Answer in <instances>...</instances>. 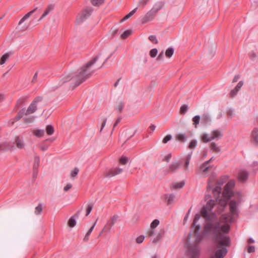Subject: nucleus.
<instances>
[{
    "mask_svg": "<svg viewBox=\"0 0 258 258\" xmlns=\"http://www.w3.org/2000/svg\"><path fill=\"white\" fill-rule=\"evenodd\" d=\"M223 184V181H216L214 177L208 180L207 189L212 190L216 200H209L201 209V215L206 220H211L216 217V214L211 212L214 207H216V212L218 213L223 212L227 206L228 200L234 196L232 189L235 186V182L234 180H230L225 186L222 197L219 198Z\"/></svg>",
    "mask_w": 258,
    "mask_h": 258,
    "instance_id": "obj_1",
    "label": "nucleus"
},
{
    "mask_svg": "<svg viewBox=\"0 0 258 258\" xmlns=\"http://www.w3.org/2000/svg\"><path fill=\"white\" fill-rule=\"evenodd\" d=\"M240 201L236 202L231 200L229 203L230 214L222 215L219 221L214 223L208 220L204 228V234H210L214 243L217 248L221 246H229L230 239L227 234L230 231L229 223L234 221V218L237 217V206Z\"/></svg>",
    "mask_w": 258,
    "mask_h": 258,
    "instance_id": "obj_2",
    "label": "nucleus"
},
{
    "mask_svg": "<svg viewBox=\"0 0 258 258\" xmlns=\"http://www.w3.org/2000/svg\"><path fill=\"white\" fill-rule=\"evenodd\" d=\"M99 56H96L85 64L82 66L76 73L65 74L60 79L58 85L60 86L69 82L70 87L74 89L89 78L96 69L101 68L103 64L96 65Z\"/></svg>",
    "mask_w": 258,
    "mask_h": 258,
    "instance_id": "obj_3",
    "label": "nucleus"
},
{
    "mask_svg": "<svg viewBox=\"0 0 258 258\" xmlns=\"http://www.w3.org/2000/svg\"><path fill=\"white\" fill-rule=\"evenodd\" d=\"M200 218L199 214H196L192 223V226L195 227L194 233L191 235L189 233L187 236V254L189 258H198L200 254L201 248L199 244L203 239V235L200 233L201 226L196 224Z\"/></svg>",
    "mask_w": 258,
    "mask_h": 258,
    "instance_id": "obj_4",
    "label": "nucleus"
},
{
    "mask_svg": "<svg viewBox=\"0 0 258 258\" xmlns=\"http://www.w3.org/2000/svg\"><path fill=\"white\" fill-rule=\"evenodd\" d=\"M42 101L43 97L41 96H37L35 98L26 110L22 109L19 112L18 116L16 117L17 120H19L23 115L27 116L35 112L39 104H40Z\"/></svg>",
    "mask_w": 258,
    "mask_h": 258,
    "instance_id": "obj_5",
    "label": "nucleus"
},
{
    "mask_svg": "<svg viewBox=\"0 0 258 258\" xmlns=\"http://www.w3.org/2000/svg\"><path fill=\"white\" fill-rule=\"evenodd\" d=\"M118 218V217L116 215H114L111 217L109 220L107 221L106 223L104 226L103 228L99 234V236H101L103 234H106L109 233L112 226L116 222Z\"/></svg>",
    "mask_w": 258,
    "mask_h": 258,
    "instance_id": "obj_6",
    "label": "nucleus"
},
{
    "mask_svg": "<svg viewBox=\"0 0 258 258\" xmlns=\"http://www.w3.org/2000/svg\"><path fill=\"white\" fill-rule=\"evenodd\" d=\"M93 9L92 7H87L84 9L78 16L77 18V22L80 24L88 19L91 15Z\"/></svg>",
    "mask_w": 258,
    "mask_h": 258,
    "instance_id": "obj_7",
    "label": "nucleus"
},
{
    "mask_svg": "<svg viewBox=\"0 0 258 258\" xmlns=\"http://www.w3.org/2000/svg\"><path fill=\"white\" fill-rule=\"evenodd\" d=\"M122 170V169L120 168H111L105 171L103 173V176L106 178H111L121 173Z\"/></svg>",
    "mask_w": 258,
    "mask_h": 258,
    "instance_id": "obj_8",
    "label": "nucleus"
},
{
    "mask_svg": "<svg viewBox=\"0 0 258 258\" xmlns=\"http://www.w3.org/2000/svg\"><path fill=\"white\" fill-rule=\"evenodd\" d=\"M14 144L18 149L20 150L24 149L26 147L24 138L20 136H17L15 137Z\"/></svg>",
    "mask_w": 258,
    "mask_h": 258,
    "instance_id": "obj_9",
    "label": "nucleus"
},
{
    "mask_svg": "<svg viewBox=\"0 0 258 258\" xmlns=\"http://www.w3.org/2000/svg\"><path fill=\"white\" fill-rule=\"evenodd\" d=\"M156 15L155 12L151 10L148 11L142 18L141 22L142 24H146L152 21Z\"/></svg>",
    "mask_w": 258,
    "mask_h": 258,
    "instance_id": "obj_10",
    "label": "nucleus"
},
{
    "mask_svg": "<svg viewBox=\"0 0 258 258\" xmlns=\"http://www.w3.org/2000/svg\"><path fill=\"white\" fill-rule=\"evenodd\" d=\"M248 177V173L244 170H241L239 171L237 175L238 179L241 182H245L247 180Z\"/></svg>",
    "mask_w": 258,
    "mask_h": 258,
    "instance_id": "obj_11",
    "label": "nucleus"
},
{
    "mask_svg": "<svg viewBox=\"0 0 258 258\" xmlns=\"http://www.w3.org/2000/svg\"><path fill=\"white\" fill-rule=\"evenodd\" d=\"M227 253V250L226 247H222L217 250L215 254V256L211 258H223Z\"/></svg>",
    "mask_w": 258,
    "mask_h": 258,
    "instance_id": "obj_12",
    "label": "nucleus"
},
{
    "mask_svg": "<svg viewBox=\"0 0 258 258\" xmlns=\"http://www.w3.org/2000/svg\"><path fill=\"white\" fill-rule=\"evenodd\" d=\"M211 135L212 140H218L221 139V137H222V133L221 131L219 130H213L211 132Z\"/></svg>",
    "mask_w": 258,
    "mask_h": 258,
    "instance_id": "obj_13",
    "label": "nucleus"
},
{
    "mask_svg": "<svg viewBox=\"0 0 258 258\" xmlns=\"http://www.w3.org/2000/svg\"><path fill=\"white\" fill-rule=\"evenodd\" d=\"M79 212H78L77 213L74 215V216L71 217L68 222V224L69 227L73 228L76 225V221L75 219V217H78L79 216L78 213Z\"/></svg>",
    "mask_w": 258,
    "mask_h": 258,
    "instance_id": "obj_14",
    "label": "nucleus"
},
{
    "mask_svg": "<svg viewBox=\"0 0 258 258\" xmlns=\"http://www.w3.org/2000/svg\"><path fill=\"white\" fill-rule=\"evenodd\" d=\"M163 6L164 3L163 2H158L154 5L151 10L153 11V12H154L155 14L156 15L157 12L163 7Z\"/></svg>",
    "mask_w": 258,
    "mask_h": 258,
    "instance_id": "obj_15",
    "label": "nucleus"
},
{
    "mask_svg": "<svg viewBox=\"0 0 258 258\" xmlns=\"http://www.w3.org/2000/svg\"><path fill=\"white\" fill-rule=\"evenodd\" d=\"M180 166V163L178 162H175L170 164L168 168V172H173L179 168Z\"/></svg>",
    "mask_w": 258,
    "mask_h": 258,
    "instance_id": "obj_16",
    "label": "nucleus"
},
{
    "mask_svg": "<svg viewBox=\"0 0 258 258\" xmlns=\"http://www.w3.org/2000/svg\"><path fill=\"white\" fill-rule=\"evenodd\" d=\"M98 219L96 220V221L94 222V223L93 224V225L90 227V228L88 230L87 232L86 233L85 237L83 238V240L85 242H87L89 240V236L91 234V232L93 230L97 222Z\"/></svg>",
    "mask_w": 258,
    "mask_h": 258,
    "instance_id": "obj_17",
    "label": "nucleus"
},
{
    "mask_svg": "<svg viewBox=\"0 0 258 258\" xmlns=\"http://www.w3.org/2000/svg\"><path fill=\"white\" fill-rule=\"evenodd\" d=\"M37 9V8H35L33 10L30 11L28 13L25 15V16L20 20L19 22V25H21L23 23L26 19L29 18Z\"/></svg>",
    "mask_w": 258,
    "mask_h": 258,
    "instance_id": "obj_18",
    "label": "nucleus"
},
{
    "mask_svg": "<svg viewBox=\"0 0 258 258\" xmlns=\"http://www.w3.org/2000/svg\"><path fill=\"white\" fill-rule=\"evenodd\" d=\"M176 140L180 142H185L186 141L187 137L185 134L179 133L175 136Z\"/></svg>",
    "mask_w": 258,
    "mask_h": 258,
    "instance_id": "obj_19",
    "label": "nucleus"
},
{
    "mask_svg": "<svg viewBox=\"0 0 258 258\" xmlns=\"http://www.w3.org/2000/svg\"><path fill=\"white\" fill-rule=\"evenodd\" d=\"M32 133L35 136L41 138L44 135L45 132L43 130L34 129L32 131Z\"/></svg>",
    "mask_w": 258,
    "mask_h": 258,
    "instance_id": "obj_20",
    "label": "nucleus"
},
{
    "mask_svg": "<svg viewBox=\"0 0 258 258\" xmlns=\"http://www.w3.org/2000/svg\"><path fill=\"white\" fill-rule=\"evenodd\" d=\"M124 106L123 102L121 100H118L116 102V104L115 107V110L118 112L120 113Z\"/></svg>",
    "mask_w": 258,
    "mask_h": 258,
    "instance_id": "obj_21",
    "label": "nucleus"
},
{
    "mask_svg": "<svg viewBox=\"0 0 258 258\" xmlns=\"http://www.w3.org/2000/svg\"><path fill=\"white\" fill-rule=\"evenodd\" d=\"M201 139L202 142L204 143H208L212 141L211 135H210L207 133H204L201 135Z\"/></svg>",
    "mask_w": 258,
    "mask_h": 258,
    "instance_id": "obj_22",
    "label": "nucleus"
},
{
    "mask_svg": "<svg viewBox=\"0 0 258 258\" xmlns=\"http://www.w3.org/2000/svg\"><path fill=\"white\" fill-rule=\"evenodd\" d=\"M251 137L254 143L258 144V128H254L251 133Z\"/></svg>",
    "mask_w": 258,
    "mask_h": 258,
    "instance_id": "obj_23",
    "label": "nucleus"
},
{
    "mask_svg": "<svg viewBox=\"0 0 258 258\" xmlns=\"http://www.w3.org/2000/svg\"><path fill=\"white\" fill-rule=\"evenodd\" d=\"M175 196L173 194H166L165 195V198L167 201V205L172 204L174 200Z\"/></svg>",
    "mask_w": 258,
    "mask_h": 258,
    "instance_id": "obj_24",
    "label": "nucleus"
},
{
    "mask_svg": "<svg viewBox=\"0 0 258 258\" xmlns=\"http://www.w3.org/2000/svg\"><path fill=\"white\" fill-rule=\"evenodd\" d=\"M40 158L38 156H35L34 158V163L33 165V170H38L39 166Z\"/></svg>",
    "mask_w": 258,
    "mask_h": 258,
    "instance_id": "obj_25",
    "label": "nucleus"
},
{
    "mask_svg": "<svg viewBox=\"0 0 258 258\" xmlns=\"http://www.w3.org/2000/svg\"><path fill=\"white\" fill-rule=\"evenodd\" d=\"M210 147L214 152L219 153L221 151L220 147L215 142H212L210 145Z\"/></svg>",
    "mask_w": 258,
    "mask_h": 258,
    "instance_id": "obj_26",
    "label": "nucleus"
},
{
    "mask_svg": "<svg viewBox=\"0 0 258 258\" xmlns=\"http://www.w3.org/2000/svg\"><path fill=\"white\" fill-rule=\"evenodd\" d=\"M164 234V231H160L159 233L154 238H152L151 239V241L153 243H156L159 240H160L162 237H163Z\"/></svg>",
    "mask_w": 258,
    "mask_h": 258,
    "instance_id": "obj_27",
    "label": "nucleus"
},
{
    "mask_svg": "<svg viewBox=\"0 0 258 258\" xmlns=\"http://www.w3.org/2000/svg\"><path fill=\"white\" fill-rule=\"evenodd\" d=\"M53 9V7L52 6H49L45 10L44 13L42 14L40 18L38 21L41 20L43 18H44L45 16H46Z\"/></svg>",
    "mask_w": 258,
    "mask_h": 258,
    "instance_id": "obj_28",
    "label": "nucleus"
},
{
    "mask_svg": "<svg viewBox=\"0 0 258 258\" xmlns=\"http://www.w3.org/2000/svg\"><path fill=\"white\" fill-rule=\"evenodd\" d=\"M10 55V52H7L5 53L1 57L0 59V64L3 65L4 64L7 59L9 58Z\"/></svg>",
    "mask_w": 258,
    "mask_h": 258,
    "instance_id": "obj_29",
    "label": "nucleus"
},
{
    "mask_svg": "<svg viewBox=\"0 0 258 258\" xmlns=\"http://www.w3.org/2000/svg\"><path fill=\"white\" fill-rule=\"evenodd\" d=\"M46 132L48 135H52L54 132L53 127L51 125H47L46 127Z\"/></svg>",
    "mask_w": 258,
    "mask_h": 258,
    "instance_id": "obj_30",
    "label": "nucleus"
},
{
    "mask_svg": "<svg viewBox=\"0 0 258 258\" xmlns=\"http://www.w3.org/2000/svg\"><path fill=\"white\" fill-rule=\"evenodd\" d=\"M137 8H135L131 12H130L128 14L125 15L124 17L121 20V22L124 21L128 18H130L131 16H132L137 11Z\"/></svg>",
    "mask_w": 258,
    "mask_h": 258,
    "instance_id": "obj_31",
    "label": "nucleus"
},
{
    "mask_svg": "<svg viewBox=\"0 0 258 258\" xmlns=\"http://www.w3.org/2000/svg\"><path fill=\"white\" fill-rule=\"evenodd\" d=\"M184 184L185 183L184 181H181L178 183H175L172 185V188L175 189L182 188L184 186Z\"/></svg>",
    "mask_w": 258,
    "mask_h": 258,
    "instance_id": "obj_32",
    "label": "nucleus"
},
{
    "mask_svg": "<svg viewBox=\"0 0 258 258\" xmlns=\"http://www.w3.org/2000/svg\"><path fill=\"white\" fill-rule=\"evenodd\" d=\"M174 53V49L172 47L168 48L165 51V55L168 57H171Z\"/></svg>",
    "mask_w": 258,
    "mask_h": 258,
    "instance_id": "obj_33",
    "label": "nucleus"
},
{
    "mask_svg": "<svg viewBox=\"0 0 258 258\" xmlns=\"http://www.w3.org/2000/svg\"><path fill=\"white\" fill-rule=\"evenodd\" d=\"M91 2L94 6H99L103 4L104 0H91Z\"/></svg>",
    "mask_w": 258,
    "mask_h": 258,
    "instance_id": "obj_34",
    "label": "nucleus"
},
{
    "mask_svg": "<svg viewBox=\"0 0 258 258\" xmlns=\"http://www.w3.org/2000/svg\"><path fill=\"white\" fill-rule=\"evenodd\" d=\"M200 120V115H196L192 118V121L194 122V124L196 127H197L198 124L199 123Z\"/></svg>",
    "mask_w": 258,
    "mask_h": 258,
    "instance_id": "obj_35",
    "label": "nucleus"
},
{
    "mask_svg": "<svg viewBox=\"0 0 258 258\" xmlns=\"http://www.w3.org/2000/svg\"><path fill=\"white\" fill-rule=\"evenodd\" d=\"M132 33V31L131 30H127L125 31L121 35L122 39H125L129 36Z\"/></svg>",
    "mask_w": 258,
    "mask_h": 258,
    "instance_id": "obj_36",
    "label": "nucleus"
},
{
    "mask_svg": "<svg viewBox=\"0 0 258 258\" xmlns=\"http://www.w3.org/2000/svg\"><path fill=\"white\" fill-rule=\"evenodd\" d=\"M34 117L33 116L26 117L24 118V122L26 124L31 123L33 122Z\"/></svg>",
    "mask_w": 258,
    "mask_h": 258,
    "instance_id": "obj_37",
    "label": "nucleus"
},
{
    "mask_svg": "<svg viewBox=\"0 0 258 258\" xmlns=\"http://www.w3.org/2000/svg\"><path fill=\"white\" fill-rule=\"evenodd\" d=\"M93 207V205L92 203H89L87 205V208H86V216H88L90 212H91L92 208Z\"/></svg>",
    "mask_w": 258,
    "mask_h": 258,
    "instance_id": "obj_38",
    "label": "nucleus"
},
{
    "mask_svg": "<svg viewBox=\"0 0 258 258\" xmlns=\"http://www.w3.org/2000/svg\"><path fill=\"white\" fill-rule=\"evenodd\" d=\"M79 171V169L77 167H75L71 172V176L72 178H74L78 175Z\"/></svg>",
    "mask_w": 258,
    "mask_h": 258,
    "instance_id": "obj_39",
    "label": "nucleus"
},
{
    "mask_svg": "<svg viewBox=\"0 0 258 258\" xmlns=\"http://www.w3.org/2000/svg\"><path fill=\"white\" fill-rule=\"evenodd\" d=\"M209 163V161H207L204 162L201 166V169L202 170L203 172H206L209 168V166H207V164Z\"/></svg>",
    "mask_w": 258,
    "mask_h": 258,
    "instance_id": "obj_40",
    "label": "nucleus"
},
{
    "mask_svg": "<svg viewBox=\"0 0 258 258\" xmlns=\"http://www.w3.org/2000/svg\"><path fill=\"white\" fill-rule=\"evenodd\" d=\"M42 210V205L41 204H39L36 208L35 213L36 215H39L41 214Z\"/></svg>",
    "mask_w": 258,
    "mask_h": 258,
    "instance_id": "obj_41",
    "label": "nucleus"
},
{
    "mask_svg": "<svg viewBox=\"0 0 258 258\" xmlns=\"http://www.w3.org/2000/svg\"><path fill=\"white\" fill-rule=\"evenodd\" d=\"M149 39L154 44H157L158 42L156 36L154 35H150L149 37Z\"/></svg>",
    "mask_w": 258,
    "mask_h": 258,
    "instance_id": "obj_42",
    "label": "nucleus"
},
{
    "mask_svg": "<svg viewBox=\"0 0 258 258\" xmlns=\"http://www.w3.org/2000/svg\"><path fill=\"white\" fill-rule=\"evenodd\" d=\"M188 110V106L187 105H183L181 106L180 109V113L184 114Z\"/></svg>",
    "mask_w": 258,
    "mask_h": 258,
    "instance_id": "obj_43",
    "label": "nucleus"
},
{
    "mask_svg": "<svg viewBox=\"0 0 258 258\" xmlns=\"http://www.w3.org/2000/svg\"><path fill=\"white\" fill-rule=\"evenodd\" d=\"M158 53V50L156 48H153L150 51V55L151 57H155Z\"/></svg>",
    "mask_w": 258,
    "mask_h": 258,
    "instance_id": "obj_44",
    "label": "nucleus"
},
{
    "mask_svg": "<svg viewBox=\"0 0 258 258\" xmlns=\"http://www.w3.org/2000/svg\"><path fill=\"white\" fill-rule=\"evenodd\" d=\"M159 221L158 219H155L151 224V227L152 229L156 228L159 224Z\"/></svg>",
    "mask_w": 258,
    "mask_h": 258,
    "instance_id": "obj_45",
    "label": "nucleus"
},
{
    "mask_svg": "<svg viewBox=\"0 0 258 258\" xmlns=\"http://www.w3.org/2000/svg\"><path fill=\"white\" fill-rule=\"evenodd\" d=\"M128 161V158L125 156H122L119 159V162L120 164L122 165H125L126 164Z\"/></svg>",
    "mask_w": 258,
    "mask_h": 258,
    "instance_id": "obj_46",
    "label": "nucleus"
},
{
    "mask_svg": "<svg viewBox=\"0 0 258 258\" xmlns=\"http://www.w3.org/2000/svg\"><path fill=\"white\" fill-rule=\"evenodd\" d=\"M171 139L172 136L170 135H168L163 138L162 142L164 144H166L168 141H170Z\"/></svg>",
    "mask_w": 258,
    "mask_h": 258,
    "instance_id": "obj_47",
    "label": "nucleus"
},
{
    "mask_svg": "<svg viewBox=\"0 0 258 258\" xmlns=\"http://www.w3.org/2000/svg\"><path fill=\"white\" fill-rule=\"evenodd\" d=\"M197 142L196 140H192L188 145V148L191 149H194L197 146Z\"/></svg>",
    "mask_w": 258,
    "mask_h": 258,
    "instance_id": "obj_48",
    "label": "nucleus"
},
{
    "mask_svg": "<svg viewBox=\"0 0 258 258\" xmlns=\"http://www.w3.org/2000/svg\"><path fill=\"white\" fill-rule=\"evenodd\" d=\"M144 239L145 237L144 235H140L136 238V241L137 243L140 244L143 242Z\"/></svg>",
    "mask_w": 258,
    "mask_h": 258,
    "instance_id": "obj_49",
    "label": "nucleus"
},
{
    "mask_svg": "<svg viewBox=\"0 0 258 258\" xmlns=\"http://www.w3.org/2000/svg\"><path fill=\"white\" fill-rule=\"evenodd\" d=\"M2 144L3 145L2 146H3L5 148V150L7 149H10L11 150H12L14 148V147H10L9 143L7 142L2 143Z\"/></svg>",
    "mask_w": 258,
    "mask_h": 258,
    "instance_id": "obj_50",
    "label": "nucleus"
},
{
    "mask_svg": "<svg viewBox=\"0 0 258 258\" xmlns=\"http://www.w3.org/2000/svg\"><path fill=\"white\" fill-rule=\"evenodd\" d=\"M247 251L248 253L254 252L255 251V247L252 245H248L247 246Z\"/></svg>",
    "mask_w": 258,
    "mask_h": 258,
    "instance_id": "obj_51",
    "label": "nucleus"
},
{
    "mask_svg": "<svg viewBox=\"0 0 258 258\" xmlns=\"http://www.w3.org/2000/svg\"><path fill=\"white\" fill-rule=\"evenodd\" d=\"M238 92V91L237 90V89H235V88H234L231 91V92L229 94L230 97H231V98L234 97L236 95V94Z\"/></svg>",
    "mask_w": 258,
    "mask_h": 258,
    "instance_id": "obj_52",
    "label": "nucleus"
},
{
    "mask_svg": "<svg viewBox=\"0 0 258 258\" xmlns=\"http://www.w3.org/2000/svg\"><path fill=\"white\" fill-rule=\"evenodd\" d=\"M191 158V155L190 154H189L187 157V159L185 161V169L187 170V168H188V164H189V160H190V159Z\"/></svg>",
    "mask_w": 258,
    "mask_h": 258,
    "instance_id": "obj_53",
    "label": "nucleus"
},
{
    "mask_svg": "<svg viewBox=\"0 0 258 258\" xmlns=\"http://www.w3.org/2000/svg\"><path fill=\"white\" fill-rule=\"evenodd\" d=\"M106 121H107V118H104L101 123V127H100V130L99 131V132L101 133L103 130V128L104 127V126H105V124H106Z\"/></svg>",
    "mask_w": 258,
    "mask_h": 258,
    "instance_id": "obj_54",
    "label": "nucleus"
},
{
    "mask_svg": "<svg viewBox=\"0 0 258 258\" xmlns=\"http://www.w3.org/2000/svg\"><path fill=\"white\" fill-rule=\"evenodd\" d=\"M243 85V82L240 81V82H239V83L237 84V85H236V86L235 88V89H237L238 91H239V90L241 89V88L242 87Z\"/></svg>",
    "mask_w": 258,
    "mask_h": 258,
    "instance_id": "obj_55",
    "label": "nucleus"
},
{
    "mask_svg": "<svg viewBox=\"0 0 258 258\" xmlns=\"http://www.w3.org/2000/svg\"><path fill=\"white\" fill-rule=\"evenodd\" d=\"M72 187V185L71 183H68L64 187V190L65 191H68L69 189H70Z\"/></svg>",
    "mask_w": 258,
    "mask_h": 258,
    "instance_id": "obj_56",
    "label": "nucleus"
},
{
    "mask_svg": "<svg viewBox=\"0 0 258 258\" xmlns=\"http://www.w3.org/2000/svg\"><path fill=\"white\" fill-rule=\"evenodd\" d=\"M163 56H164V52L163 51H162L158 55V56H157V60H161L162 59V58H163Z\"/></svg>",
    "mask_w": 258,
    "mask_h": 258,
    "instance_id": "obj_57",
    "label": "nucleus"
},
{
    "mask_svg": "<svg viewBox=\"0 0 258 258\" xmlns=\"http://www.w3.org/2000/svg\"><path fill=\"white\" fill-rule=\"evenodd\" d=\"M37 76H38V73L36 72L35 73V74H34L33 77V79L32 80V82L33 83H35L37 81Z\"/></svg>",
    "mask_w": 258,
    "mask_h": 258,
    "instance_id": "obj_58",
    "label": "nucleus"
},
{
    "mask_svg": "<svg viewBox=\"0 0 258 258\" xmlns=\"http://www.w3.org/2000/svg\"><path fill=\"white\" fill-rule=\"evenodd\" d=\"M149 1V0H140V4L144 7Z\"/></svg>",
    "mask_w": 258,
    "mask_h": 258,
    "instance_id": "obj_59",
    "label": "nucleus"
},
{
    "mask_svg": "<svg viewBox=\"0 0 258 258\" xmlns=\"http://www.w3.org/2000/svg\"><path fill=\"white\" fill-rule=\"evenodd\" d=\"M154 232L155 231L153 229L149 230L147 232L148 236H152L154 233Z\"/></svg>",
    "mask_w": 258,
    "mask_h": 258,
    "instance_id": "obj_60",
    "label": "nucleus"
},
{
    "mask_svg": "<svg viewBox=\"0 0 258 258\" xmlns=\"http://www.w3.org/2000/svg\"><path fill=\"white\" fill-rule=\"evenodd\" d=\"M171 157V155L170 154H168L167 156H166L164 159V161H165L167 162H169L170 158Z\"/></svg>",
    "mask_w": 258,
    "mask_h": 258,
    "instance_id": "obj_61",
    "label": "nucleus"
},
{
    "mask_svg": "<svg viewBox=\"0 0 258 258\" xmlns=\"http://www.w3.org/2000/svg\"><path fill=\"white\" fill-rule=\"evenodd\" d=\"M120 120H121V117H118L113 124V130L117 125V124L120 121Z\"/></svg>",
    "mask_w": 258,
    "mask_h": 258,
    "instance_id": "obj_62",
    "label": "nucleus"
},
{
    "mask_svg": "<svg viewBox=\"0 0 258 258\" xmlns=\"http://www.w3.org/2000/svg\"><path fill=\"white\" fill-rule=\"evenodd\" d=\"M38 170H33V178L35 180L37 176Z\"/></svg>",
    "mask_w": 258,
    "mask_h": 258,
    "instance_id": "obj_63",
    "label": "nucleus"
},
{
    "mask_svg": "<svg viewBox=\"0 0 258 258\" xmlns=\"http://www.w3.org/2000/svg\"><path fill=\"white\" fill-rule=\"evenodd\" d=\"M239 78H240V76L238 75L235 76L232 80V82L233 83L236 82L238 81V80L239 79Z\"/></svg>",
    "mask_w": 258,
    "mask_h": 258,
    "instance_id": "obj_64",
    "label": "nucleus"
}]
</instances>
